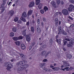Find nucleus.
Listing matches in <instances>:
<instances>
[{"mask_svg":"<svg viewBox=\"0 0 74 74\" xmlns=\"http://www.w3.org/2000/svg\"><path fill=\"white\" fill-rule=\"evenodd\" d=\"M5 64L6 67H7V70H8V71H10L11 69V68H12V64L10 62H7L5 63Z\"/></svg>","mask_w":74,"mask_h":74,"instance_id":"nucleus-1","label":"nucleus"},{"mask_svg":"<svg viewBox=\"0 0 74 74\" xmlns=\"http://www.w3.org/2000/svg\"><path fill=\"white\" fill-rule=\"evenodd\" d=\"M32 13H33V10L31 9L29 10L27 13V19H29V16H30V15H32Z\"/></svg>","mask_w":74,"mask_h":74,"instance_id":"nucleus-2","label":"nucleus"},{"mask_svg":"<svg viewBox=\"0 0 74 74\" xmlns=\"http://www.w3.org/2000/svg\"><path fill=\"white\" fill-rule=\"evenodd\" d=\"M62 12L65 15H69L68 10L66 9H64L62 11Z\"/></svg>","mask_w":74,"mask_h":74,"instance_id":"nucleus-3","label":"nucleus"},{"mask_svg":"<svg viewBox=\"0 0 74 74\" xmlns=\"http://www.w3.org/2000/svg\"><path fill=\"white\" fill-rule=\"evenodd\" d=\"M68 10L69 11L71 12L73 11V10H74V6L73 5L71 4L69 5V7L68 9Z\"/></svg>","mask_w":74,"mask_h":74,"instance_id":"nucleus-4","label":"nucleus"},{"mask_svg":"<svg viewBox=\"0 0 74 74\" xmlns=\"http://www.w3.org/2000/svg\"><path fill=\"white\" fill-rule=\"evenodd\" d=\"M34 4H35L34 2V1H31L29 3V4L28 5V7L29 8H32V7L34 6Z\"/></svg>","mask_w":74,"mask_h":74,"instance_id":"nucleus-5","label":"nucleus"},{"mask_svg":"<svg viewBox=\"0 0 74 74\" xmlns=\"http://www.w3.org/2000/svg\"><path fill=\"white\" fill-rule=\"evenodd\" d=\"M8 15H10V16H12L14 14V11L12 10L9 11L8 12Z\"/></svg>","mask_w":74,"mask_h":74,"instance_id":"nucleus-6","label":"nucleus"},{"mask_svg":"<svg viewBox=\"0 0 74 74\" xmlns=\"http://www.w3.org/2000/svg\"><path fill=\"white\" fill-rule=\"evenodd\" d=\"M26 40L27 41L29 42L30 41L31 39L30 37V36L28 35H27L26 36Z\"/></svg>","mask_w":74,"mask_h":74,"instance_id":"nucleus-7","label":"nucleus"},{"mask_svg":"<svg viewBox=\"0 0 74 74\" xmlns=\"http://www.w3.org/2000/svg\"><path fill=\"white\" fill-rule=\"evenodd\" d=\"M63 63H64V66L65 67H68V66H70V65L69 64V63H68L67 62L64 61H63Z\"/></svg>","mask_w":74,"mask_h":74,"instance_id":"nucleus-8","label":"nucleus"},{"mask_svg":"<svg viewBox=\"0 0 74 74\" xmlns=\"http://www.w3.org/2000/svg\"><path fill=\"white\" fill-rule=\"evenodd\" d=\"M43 69L44 70L46 71L51 72L52 71V70L49 69V68L47 69L46 67H44L43 68Z\"/></svg>","mask_w":74,"mask_h":74,"instance_id":"nucleus-9","label":"nucleus"},{"mask_svg":"<svg viewBox=\"0 0 74 74\" xmlns=\"http://www.w3.org/2000/svg\"><path fill=\"white\" fill-rule=\"evenodd\" d=\"M51 3L52 4V6L54 8H56V3L53 1H51Z\"/></svg>","mask_w":74,"mask_h":74,"instance_id":"nucleus-10","label":"nucleus"},{"mask_svg":"<svg viewBox=\"0 0 74 74\" xmlns=\"http://www.w3.org/2000/svg\"><path fill=\"white\" fill-rule=\"evenodd\" d=\"M23 70L24 69H23V66L22 65L19 67L17 69V71H22V70Z\"/></svg>","mask_w":74,"mask_h":74,"instance_id":"nucleus-11","label":"nucleus"},{"mask_svg":"<svg viewBox=\"0 0 74 74\" xmlns=\"http://www.w3.org/2000/svg\"><path fill=\"white\" fill-rule=\"evenodd\" d=\"M46 53H47V52L46 51H43L41 52L40 55L41 56H45V55H46Z\"/></svg>","mask_w":74,"mask_h":74,"instance_id":"nucleus-12","label":"nucleus"},{"mask_svg":"<svg viewBox=\"0 0 74 74\" xmlns=\"http://www.w3.org/2000/svg\"><path fill=\"white\" fill-rule=\"evenodd\" d=\"M16 45H17L18 46H19V45H21V41H16L15 42Z\"/></svg>","mask_w":74,"mask_h":74,"instance_id":"nucleus-13","label":"nucleus"},{"mask_svg":"<svg viewBox=\"0 0 74 74\" xmlns=\"http://www.w3.org/2000/svg\"><path fill=\"white\" fill-rule=\"evenodd\" d=\"M22 16L23 18H26L27 16V14L25 12H24L22 13Z\"/></svg>","mask_w":74,"mask_h":74,"instance_id":"nucleus-14","label":"nucleus"},{"mask_svg":"<svg viewBox=\"0 0 74 74\" xmlns=\"http://www.w3.org/2000/svg\"><path fill=\"white\" fill-rule=\"evenodd\" d=\"M55 22L56 24V26L57 27V26H58V18H55Z\"/></svg>","mask_w":74,"mask_h":74,"instance_id":"nucleus-15","label":"nucleus"},{"mask_svg":"<svg viewBox=\"0 0 74 74\" xmlns=\"http://www.w3.org/2000/svg\"><path fill=\"white\" fill-rule=\"evenodd\" d=\"M35 3L36 5H38V4H40V0H36Z\"/></svg>","mask_w":74,"mask_h":74,"instance_id":"nucleus-16","label":"nucleus"},{"mask_svg":"<svg viewBox=\"0 0 74 74\" xmlns=\"http://www.w3.org/2000/svg\"><path fill=\"white\" fill-rule=\"evenodd\" d=\"M21 47L22 49H25L26 48V47L25 46V45L23 44H22L21 45Z\"/></svg>","mask_w":74,"mask_h":74,"instance_id":"nucleus-17","label":"nucleus"},{"mask_svg":"<svg viewBox=\"0 0 74 74\" xmlns=\"http://www.w3.org/2000/svg\"><path fill=\"white\" fill-rule=\"evenodd\" d=\"M66 57L68 58L71 59L72 58V56L70 54H68L66 55Z\"/></svg>","mask_w":74,"mask_h":74,"instance_id":"nucleus-18","label":"nucleus"},{"mask_svg":"<svg viewBox=\"0 0 74 74\" xmlns=\"http://www.w3.org/2000/svg\"><path fill=\"white\" fill-rule=\"evenodd\" d=\"M22 66H23V69H26V68H27V67H29V65H28V64H26L24 65H22Z\"/></svg>","mask_w":74,"mask_h":74,"instance_id":"nucleus-19","label":"nucleus"},{"mask_svg":"<svg viewBox=\"0 0 74 74\" xmlns=\"http://www.w3.org/2000/svg\"><path fill=\"white\" fill-rule=\"evenodd\" d=\"M56 41L57 42H58V44L60 45L61 44V39H57L56 40Z\"/></svg>","mask_w":74,"mask_h":74,"instance_id":"nucleus-20","label":"nucleus"},{"mask_svg":"<svg viewBox=\"0 0 74 74\" xmlns=\"http://www.w3.org/2000/svg\"><path fill=\"white\" fill-rule=\"evenodd\" d=\"M45 12H46L47 11H48V8L47 7L45 6L43 8Z\"/></svg>","mask_w":74,"mask_h":74,"instance_id":"nucleus-21","label":"nucleus"},{"mask_svg":"<svg viewBox=\"0 0 74 74\" xmlns=\"http://www.w3.org/2000/svg\"><path fill=\"white\" fill-rule=\"evenodd\" d=\"M72 45H73V44L70 41L69 42V44L67 45V46L68 47H72Z\"/></svg>","mask_w":74,"mask_h":74,"instance_id":"nucleus-22","label":"nucleus"},{"mask_svg":"<svg viewBox=\"0 0 74 74\" xmlns=\"http://www.w3.org/2000/svg\"><path fill=\"white\" fill-rule=\"evenodd\" d=\"M12 29L13 32H16V28L15 27L12 28Z\"/></svg>","mask_w":74,"mask_h":74,"instance_id":"nucleus-23","label":"nucleus"},{"mask_svg":"<svg viewBox=\"0 0 74 74\" xmlns=\"http://www.w3.org/2000/svg\"><path fill=\"white\" fill-rule=\"evenodd\" d=\"M10 37H14V35H15L14 33L12 32L10 33Z\"/></svg>","mask_w":74,"mask_h":74,"instance_id":"nucleus-24","label":"nucleus"},{"mask_svg":"<svg viewBox=\"0 0 74 74\" xmlns=\"http://www.w3.org/2000/svg\"><path fill=\"white\" fill-rule=\"evenodd\" d=\"M45 63H41L40 64V67H43L44 66H45Z\"/></svg>","mask_w":74,"mask_h":74,"instance_id":"nucleus-25","label":"nucleus"},{"mask_svg":"<svg viewBox=\"0 0 74 74\" xmlns=\"http://www.w3.org/2000/svg\"><path fill=\"white\" fill-rule=\"evenodd\" d=\"M20 19L22 21H23V22H25L26 21V19L23 17H21L20 18Z\"/></svg>","mask_w":74,"mask_h":74,"instance_id":"nucleus-26","label":"nucleus"},{"mask_svg":"<svg viewBox=\"0 0 74 74\" xmlns=\"http://www.w3.org/2000/svg\"><path fill=\"white\" fill-rule=\"evenodd\" d=\"M12 38L14 41H16L17 40H18V38L17 37H14L13 38Z\"/></svg>","mask_w":74,"mask_h":74,"instance_id":"nucleus-27","label":"nucleus"},{"mask_svg":"<svg viewBox=\"0 0 74 74\" xmlns=\"http://www.w3.org/2000/svg\"><path fill=\"white\" fill-rule=\"evenodd\" d=\"M62 34H64V35H67V33L66 32H65V31H64V30H62Z\"/></svg>","mask_w":74,"mask_h":74,"instance_id":"nucleus-28","label":"nucleus"},{"mask_svg":"<svg viewBox=\"0 0 74 74\" xmlns=\"http://www.w3.org/2000/svg\"><path fill=\"white\" fill-rule=\"evenodd\" d=\"M51 53V52L50 51H48L46 54L45 56V58H47L48 56V55L49 54H50Z\"/></svg>","mask_w":74,"mask_h":74,"instance_id":"nucleus-29","label":"nucleus"},{"mask_svg":"<svg viewBox=\"0 0 74 74\" xmlns=\"http://www.w3.org/2000/svg\"><path fill=\"white\" fill-rule=\"evenodd\" d=\"M31 31L32 32H34V27H31Z\"/></svg>","mask_w":74,"mask_h":74,"instance_id":"nucleus-30","label":"nucleus"},{"mask_svg":"<svg viewBox=\"0 0 74 74\" xmlns=\"http://www.w3.org/2000/svg\"><path fill=\"white\" fill-rule=\"evenodd\" d=\"M60 3V0H57L56 4L57 5H59Z\"/></svg>","mask_w":74,"mask_h":74,"instance_id":"nucleus-31","label":"nucleus"},{"mask_svg":"<svg viewBox=\"0 0 74 74\" xmlns=\"http://www.w3.org/2000/svg\"><path fill=\"white\" fill-rule=\"evenodd\" d=\"M14 21L15 22H17L18 21V17H16L14 19Z\"/></svg>","mask_w":74,"mask_h":74,"instance_id":"nucleus-32","label":"nucleus"},{"mask_svg":"<svg viewBox=\"0 0 74 74\" xmlns=\"http://www.w3.org/2000/svg\"><path fill=\"white\" fill-rule=\"evenodd\" d=\"M58 31L60 33L62 32V28H61V27H60L58 28Z\"/></svg>","mask_w":74,"mask_h":74,"instance_id":"nucleus-33","label":"nucleus"},{"mask_svg":"<svg viewBox=\"0 0 74 74\" xmlns=\"http://www.w3.org/2000/svg\"><path fill=\"white\" fill-rule=\"evenodd\" d=\"M40 12H41V14H43L44 13V10H40Z\"/></svg>","mask_w":74,"mask_h":74,"instance_id":"nucleus-34","label":"nucleus"},{"mask_svg":"<svg viewBox=\"0 0 74 74\" xmlns=\"http://www.w3.org/2000/svg\"><path fill=\"white\" fill-rule=\"evenodd\" d=\"M18 40H22V39H23V37L21 36H20L18 38Z\"/></svg>","mask_w":74,"mask_h":74,"instance_id":"nucleus-35","label":"nucleus"},{"mask_svg":"<svg viewBox=\"0 0 74 74\" xmlns=\"http://www.w3.org/2000/svg\"><path fill=\"white\" fill-rule=\"evenodd\" d=\"M31 45H32V46H34L35 45V42H32L31 44Z\"/></svg>","mask_w":74,"mask_h":74,"instance_id":"nucleus-36","label":"nucleus"},{"mask_svg":"<svg viewBox=\"0 0 74 74\" xmlns=\"http://www.w3.org/2000/svg\"><path fill=\"white\" fill-rule=\"evenodd\" d=\"M63 42H64L63 45L64 46V45H66V43L67 42V41H64Z\"/></svg>","mask_w":74,"mask_h":74,"instance_id":"nucleus-37","label":"nucleus"},{"mask_svg":"<svg viewBox=\"0 0 74 74\" xmlns=\"http://www.w3.org/2000/svg\"><path fill=\"white\" fill-rule=\"evenodd\" d=\"M37 31L38 33H40L41 32V30L40 28H37Z\"/></svg>","mask_w":74,"mask_h":74,"instance_id":"nucleus-38","label":"nucleus"},{"mask_svg":"<svg viewBox=\"0 0 74 74\" xmlns=\"http://www.w3.org/2000/svg\"><path fill=\"white\" fill-rule=\"evenodd\" d=\"M38 8L40 10L41 9V4H39V5L38 6Z\"/></svg>","mask_w":74,"mask_h":74,"instance_id":"nucleus-39","label":"nucleus"},{"mask_svg":"<svg viewBox=\"0 0 74 74\" xmlns=\"http://www.w3.org/2000/svg\"><path fill=\"white\" fill-rule=\"evenodd\" d=\"M52 69L55 71H57V67L53 68H52Z\"/></svg>","mask_w":74,"mask_h":74,"instance_id":"nucleus-40","label":"nucleus"},{"mask_svg":"<svg viewBox=\"0 0 74 74\" xmlns=\"http://www.w3.org/2000/svg\"><path fill=\"white\" fill-rule=\"evenodd\" d=\"M70 2L71 3H74V1L73 0H70Z\"/></svg>","mask_w":74,"mask_h":74,"instance_id":"nucleus-41","label":"nucleus"},{"mask_svg":"<svg viewBox=\"0 0 74 74\" xmlns=\"http://www.w3.org/2000/svg\"><path fill=\"white\" fill-rule=\"evenodd\" d=\"M69 67L64 68L65 70H66V71H69Z\"/></svg>","mask_w":74,"mask_h":74,"instance_id":"nucleus-42","label":"nucleus"},{"mask_svg":"<svg viewBox=\"0 0 74 74\" xmlns=\"http://www.w3.org/2000/svg\"><path fill=\"white\" fill-rule=\"evenodd\" d=\"M16 65H17V66H20L21 64H20V62H17Z\"/></svg>","mask_w":74,"mask_h":74,"instance_id":"nucleus-43","label":"nucleus"},{"mask_svg":"<svg viewBox=\"0 0 74 74\" xmlns=\"http://www.w3.org/2000/svg\"><path fill=\"white\" fill-rule=\"evenodd\" d=\"M19 55L21 56V58H24L25 57V56L23 55V54H19Z\"/></svg>","mask_w":74,"mask_h":74,"instance_id":"nucleus-44","label":"nucleus"},{"mask_svg":"<svg viewBox=\"0 0 74 74\" xmlns=\"http://www.w3.org/2000/svg\"><path fill=\"white\" fill-rule=\"evenodd\" d=\"M50 43H52V42H53V40H52V39L51 38L49 40Z\"/></svg>","mask_w":74,"mask_h":74,"instance_id":"nucleus-45","label":"nucleus"},{"mask_svg":"<svg viewBox=\"0 0 74 74\" xmlns=\"http://www.w3.org/2000/svg\"><path fill=\"white\" fill-rule=\"evenodd\" d=\"M43 61L44 62H46L48 61V60L47 59H44L43 60Z\"/></svg>","mask_w":74,"mask_h":74,"instance_id":"nucleus-46","label":"nucleus"},{"mask_svg":"<svg viewBox=\"0 0 74 74\" xmlns=\"http://www.w3.org/2000/svg\"><path fill=\"white\" fill-rule=\"evenodd\" d=\"M50 68H53V67H54V66H53V65L52 64H51L50 65Z\"/></svg>","mask_w":74,"mask_h":74,"instance_id":"nucleus-47","label":"nucleus"},{"mask_svg":"<svg viewBox=\"0 0 74 74\" xmlns=\"http://www.w3.org/2000/svg\"><path fill=\"white\" fill-rule=\"evenodd\" d=\"M43 21L45 22L46 21H47V20H46V18H45L43 17Z\"/></svg>","mask_w":74,"mask_h":74,"instance_id":"nucleus-48","label":"nucleus"},{"mask_svg":"<svg viewBox=\"0 0 74 74\" xmlns=\"http://www.w3.org/2000/svg\"><path fill=\"white\" fill-rule=\"evenodd\" d=\"M26 25L21 27L22 29H25V28H26Z\"/></svg>","mask_w":74,"mask_h":74,"instance_id":"nucleus-49","label":"nucleus"},{"mask_svg":"<svg viewBox=\"0 0 74 74\" xmlns=\"http://www.w3.org/2000/svg\"><path fill=\"white\" fill-rule=\"evenodd\" d=\"M20 65H22V64H23V62L22 61H20Z\"/></svg>","mask_w":74,"mask_h":74,"instance_id":"nucleus-50","label":"nucleus"},{"mask_svg":"<svg viewBox=\"0 0 74 74\" xmlns=\"http://www.w3.org/2000/svg\"><path fill=\"white\" fill-rule=\"evenodd\" d=\"M69 18L70 19H71V20H73V18L70 16H69Z\"/></svg>","mask_w":74,"mask_h":74,"instance_id":"nucleus-51","label":"nucleus"},{"mask_svg":"<svg viewBox=\"0 0 74 74\" xmlns=\"http://www.w3.org/2000/svg\"><path fill=\"white\" fill-rule=\"evenodd\" d=\"M26 25L27 26H29V21L27 22V23Z\"/></svg>","mask_w":74,"mask_h":74,"instance_id":"nucleus-52","label":"nucleus"},{"mask_svg":"<svg viewBox=\"0 0 74 74\" xmlns=\"http://www.w3.org/2000/svg\"><path fill=\"white\" fill-rule=\"evenodd\" d=\"M21 23L22 21L21 20H19L18 21V23Z\"/></svg>","mask_w":74,"mask_h":74,"instance_id":"nucleus-53","label":"nucleus"},{"mask_svg":"<svg viewBox=\"0 0 74 74\" xmlns=\"http://www.w3.org/2000/svg\"><path fill=\"white\" fill-rule=\"evenodd\" d=\"M40 23V19H38V23L39 24Z\"/></svg>","mask_w":74,"mask_h":74,"instance_id":"nucleus-54","label":"nucleus"},{"mask_svg":"<svg viewBox=\"0 0 74 74\" xmlns=\"http://www.w3.org/2000/svg\"><path fill=\"white\" fill-rule=\"evenodd\" d=\"M65 40H66V41H70V39L67 38H66Z\"/></svg>","mask_w":74,"mask_h":74,"instance_id":"nucleus-55","label":"nucleus"},{"mask_svg":"<svg viewBox=\"0 0 74 74\" xmlns=\"http://www.w3.org/2000/svg\"><path fill=\"white\" fill-rule=\"evenodd\" d=\"M32 23H35V21H34V20H32Z\"/></svg>","mask_w":74,"mask_h":74,"instance_id":"nucleus-56","label":"nucleus"},{"mask_svg":"<svg viewBox=\"0 0 74 74\" xmlns=\"http://www.w3.org/2000/svg\"><path fill=\"white\" fill-rule=\"evenodd\" d=\"M74 40H71V43H72L73 44V43H74Z\"/></svg>","mask_w":74,"mask_h":74,"instance_id":"nucleus-57","label":"nucleus"},{"mask_svg":"<svg viewBox=\"0 0 74 74\" xmlns=\"http://www.w3.org/2000/svg\"><path fill=\"white\" fill-rule=\"evenodd\" d=\"M74 27V24H72V25H71L70 26V27Z\"/></svg>","mask_w":74,"mask_h":74,"instance_id":"nucleus-58","label":"nucleus"},{"mask_svg":"<svg viewBox=\"0 0 74 74\" xmlns=\"http://www.w3.org/2000/svg\"><path fill=\"white\" fill-rule=\"evenodd\" d=\"M56 64H56V63H54L53 64V66L54 67H55V66H56Z\"/></svg>","mask_w":74,"mask_h":74,"instance_id":"nucleus-59","label":"nucleus"},{"mask_svg":"<svg viewBox=\"0 0 74 74\" xmlns=\"http://www.w3.org/2000/svg\"><path fill=\"white\" fill-rule=\"evenodd\" d=\"M71 16H74V14L73 13H71Z\"/></svg>","mask_w":74,"mask_h":74,"instance_id":"nucleus-60","label":"nucleus"},{"mask_svg":"<svg viewBox=\"0 0 74 74\" xmlns=\"http://www.w3.org/2000/svg\"><path fill=\"white\" fill-rule=\"evenodd\" d=\"M32 48V46H30L29 47V50H30Z\"/></svg>","mask_w":74,"mask_h":74,"instance_id":"nucleus-61","label":"nucleus"},{"mask_svg":"<svg viewBox=\"0 0 74 74\" xmlns=\"http://www.w3.org/2000/svg\"><path fill=\"white\" fill-rule=\"evenodd\" d=\"M41 25H42V26H44V22H42Z\"/></svg>","mask_w":74,"mask_h":74,"instance_id":"nucleus-62","label":"nucleus"},{"mask_svg":"<svg viewBox=\"0 0 74 74\" xmlns=\"http://www.w3.org/2000/svg\"><path fill=\"white\" fill-rule=\"evenodd\" d=\"M61 4H62V5L64 4V2H63V1H61Z\"/></svg>","mask_w":74,"mask_h":74,"instance_id":"nucleus-63","label":"nucleus"},{"mask_svg":"<svg viewBox=\"0 0 74 74\" xmlns=\"http://www.w3.org/2000/svg\"><path fill=\"white\" fill-rule=\"evenodd\" d=\"M58 35H57L56 36V39H58Z\"/></svg>","mask_w":74,"mask_h":74,"instance_id":"nucleus-64","label":"nucleus"}]
</instances>
